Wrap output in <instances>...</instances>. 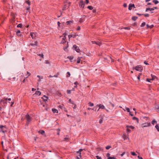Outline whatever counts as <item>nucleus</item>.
Segmentation results:
<instances>
[{
  "label": "nucleus",
  "mask_w": 159,
  "mask_h": 159,
  "mask_svg": "<svg viewBox=\"0 0 159 159\" xmlns=\"http://www.w3.org/2000/svg\"><path fill=\"white\" fill-rule=\"evenodd\" d=\"M25 118L26 119V124L28 125L30 123L32 120V118L28 114H27L25 116Z\"/></svg>",
  "instance_id": "nucleus-1"
},
{
  "label": "nucleus",
  "mask_w": 159,
  "mask_h": 159,
  "mask_svg": "<svg viewBox=\"0 0 159 159\" xmlns=\"http://www.w3.org/2000/svg\"><path fill=\"white\" fill-rule=\"evenodd\" d=\"M67 35V34L66 33H65L63 34V35L64 36H61L60 37V38H61L62 37V40L61 41L60 43L63 44L65 42H66V36Z\"/></svg>",
  "instance_id": "nucleus-2"
},
{
  "label": "nucleus",
  "mask_w": 159,
  "mask_h": 159,
  "mask_svg": "<svg viewBox=\"0 0 159 159\" xmlns=\"http://www.w3.org/2000/svg\"><path fill=\"white\" fill-rule=\"evenodd\" d=\"M133 69H135L136 71H141L143 69L142 66L141 65L133 67Z\"/></svg>",
  "instance_id": "nucleus-3"
},
{
  "label": "nucleus",
  "mask_w": 159,
  "mask_h": 159,
  "mask_svg": "<svg viewBox=\"0 0 159 159\" xmlns=\"http://www.w3.org/2000/svg\"><path fill=\"white\" fill-rule=\"evenodd\" d=\"M7 101L5 100H1L0 101V104L2 106H5L6 105Z\"/></svg>",
  "instance_id": "nucleus-4"
},
{
  "label": "nucleus",
  "mask_w": 159,
  "mask_h": 159,
  "mask_svg": "<svg viewBox=\"0 0 159 159\" xmlns=\"http://www.w3.org/2000/svg\"><path fill=\"white\" fill-rule=\"evenodd\" d=\"M79 7L80 8H84L85 6V3L83 0H81L79 3Z\"/></svg>",
  "instance_id": "nucleus-5"
},
{
  "label": "nucleus",
  "mask_w": 159,
  "mask_h": 159,
  "mask_svg": "<svg viewBox=\"0 0 159 159\" xmlns=\"http://www.w3.org/2000/svg\"><path fill=\"white\" fill-rule=\"evenodd\" d=\"M30 45L31 46L34 48H36L38 46V42L37 41H35L34 43H30Z\"/></svg>",
  "instance_id": "nucleus-6"
},
{
  "label": "nucleus",
  "mask_w": 159,
  "mask_h": 159,
  "mask_svg": "<svg viewBox=\"0 0 159 159\" xmlns=\"http://www.w3.org/2000/svg\"><path fill=\"white\" fill-rule=\"evenodd\" d=\"M150 123H146L142 125V127H146L150 126Z\"/></svg>",
  "instance_id": "nucleus-7"
},
{
  "label": "nucleus",
  "mask_w": 159,
  "mask_h": 159,
  "mask_svg": "<svg viewBox=\"0 0 159 159\" xmlns=\"http://www.w3.org/2000/svg\"><path fill=\"white\" fill-rule=\"evenodd\" d=\"M41 94V92L39 91H36L33 96L34 97H36V96H40Z\"/></svg>",
  "instance_id": "nucleus-8"
},
{
  "label": "nucleus",
  "mask_w": 159,
  "mask_h": 159,
  "mask_svg": "<svg viewBox=\"0 0 159 159\" xmlns=\"http://www.w3.org/2000/svg\"><path fill=\"white\" fill-rule=\"evenodd\" d=\"M73 48H74L75 50L77 52H80V49L79 47L76 46V45H73Z\"/></svg>",
  "instance_id": "nucleus-9"
},
{
  "label": "nucleus",
  "mask_w": 159,
  "mask_h": 159,
  "mask_svg": "<svg viewBox=\"0 0 159 159\" xmlns=\"http://www.w3.org/2000/svg\"><path fill=\"white\" fill-rule=\"evenodd\" d=\"M30 35L33 39H35V37L37 35V33L34 32H31Z\"/></svg>",
  "instance_id": "nucleus-10"
},
{
  "label": "nucleus",
  "mask_w": 159,
  "mask_h": 159,
  "mask_svg": "<svg viewBox=\"0 0 159 159\" xmlns=\"http://www.w3.org/2000/svg\"><path fill=\"white\" fill-rule=\"evenodd\" d=\"M48 98L47 97L46 95H44L43 97L41 98L43 100V101L45 102L46 103L48 101L47 99Z\"/></svg>",
  "instance_id": "nucleus-11"
},
{
  "label": "nucleus",
  "mask_w": 159,
  "mask_h": 159,
  "mask_svg": "<svg viewBox=\"0 0 159 159\" xmlns=\"http://www.w3.org/2000/svg\"><path fill=\"white\" fill-rule=\"evenodd\" d=\"M132 7L135 8L134 4H129L128 7L129 10H131L132 9Z\"/></svg>",
  "instance_id": "nucleus-12"
},
{
  "label": "nucleus",
  "mask_w": 159,
  "mask_h": 159,
  "mask_svg": "<svg viewBox=\"0 0 159 159\" xmlns=\"http://www.w3.org/2000/svg\"><path fill=\"white\" fill-rule=\"evenodd\" d=\"M97 106H98L99 107V109L97 110V111H98L99 110V109H104L105 108V107L104 105H102L101 104H99V105H97Z\"/></svg>",
  "instance_id": "nucleus-13"
},
{
  "label": "nucleus",
  "mask_w": 159,
  "mask_h": 159,
  "mask_svg": "<svg viewBox=\"0 0 159 159\" xmlns=\"http://www.w3.org/2000/svg\"><path fill=\"white\" fill-rule=\"evenodd\" d=\"M73 23V21L72 20H69L67 21L66 22V25H70L71 24H72Z\"/></svg>",
  "instance_id": "nucleus-14"
},
{
  "label": "nucleus",
  "mask_w": 159,
  "mask_h": 159,
  "mask_svg": "<svg viewBox=\"0 0 159 159\" xmlns=\"http://www.w3.org/2000/svg\"><path fill=\"white\" fill-rule=\"evenodd\" d=\"M92 43L93 44L95 43V44H97V45H99V46H100L101 44L99 42H96L95 41H92Z\"/></svg>",
  "instance_id": "nucleus-15"
},
{
  "label": "nucleus",
  "mask_w": 159,
  "mask_h": 159,
  "mask_svg": "<svg viewBox=\"0 0 159 159\" xmlns=\"http://www.w3.org/2000/svg\"><path fill=\"white\" fill-rule=\"evenodd\" d=\"M37 76L39 78V79L38 80V82H40V80L43 79V76H40L39 75H37Z\"/></svg>",
  "instance_id": "nucleus-16"
},
{
  "label": "nucleus",
  "mask_w": 159,
  "mask_h": 159,
  "mask_svg": "<svg viewBox=\"0 0 159 159\" xmlns=\"http://www.w3.org/2000/svg\"><path fill=\"white\" fill-rule=\"evenodd\" d=\"M52 111L53 113H58V111L55 109H52Z\"/></svg>",
  "instance_id": "nucleus-17"
},
{
  "label": "nucleus",
  "mask_w": 159,
  "mask_h": 159,
  "mask_svg": "<svg viewBox=\"0 0 159 159\" xmlns=\"http://www.w3.org/2000/svg\"><path fill=\"white\" fill-rule=\"evenodd\" d=\"M155 109L157 110V111H159V104L156 105L155 107Z\"/></svg>",
  "instance_id": "nucleus-18"
},
{
  "label": "nucleus",
  "mask_w": 159,
  "mask_h": 159,
  "mask_svg": "<svg viewBox=\"0 0 159 159\" xmlns=\"http://www.w3.org/2000/svg\"><path fill=\"white\" fill-rule=\"evenodd\" d=\"M126 128H129V129H133L134 128V127L133 126H129V125H127L126 126Z\"/></svg>",
  "instance_id": "nucleus-19"
},
{
  "label": "nucleus",
  "mask_w": 159,
  "mask_h": 159,
  "mask_svg": "<svg viewBox=\"0 0 159 159\" xmlns=\"http://www.w3.org/2000/svg\"><path fill=\"white\" fill-rule=\"evenodd\" d=\"M146 26L148 28H152L154 27L153 25H149L148 24H147L146 25Z\"/></svg>",
  "instance_id": "nucleus-20"
},
{
  "label": "nucleus",
  "mask_w": 159,
  "mask_h": 159,
  "mask_svg": "<svg viewBox=\"0 0 159 159\" xmlns=\"http://www.w3.org/2000/svg\"><path fill=\"white\" fill-rule=\"evenodd\" d=\"M30 6L29 5L28 7H26V12H27L29 11L30 10Z\"/></svg>",
  "instance_id": "nucleus-21"
},
{
  "label": "nucleus",
  "mask_w": 159,
  "mask_h": 159,
  "mask_svg": "<svg viewBox=\"0 0 159 159\" xmlns=\"http://www.w3.org/2000/svg\"><path fill=\"white\" fill-rule=\"evenodd\" d=\"M157 123V121L155 119L153 120L152 121V124L153 125H154L155 123Z\"/></svg>",
  "instance_id": "nucleus-22"
},
{
  "label": "nucleus",
  "mask_w": 159,
  "mask_h": 159,
  "mask_svg": "<svg viewBox=\"0 0 159 159\" xmlns=\"http://www.w3.org/2000/svg\"><path fill=\"white\" fill-rule=\"evenodd\" d=\"M81 57H78L77 58V63H80V60H81Z\"/></svg>",
  "instance_id": "nucleus-23"
},
{
  "label": "nucleus",
  "mask_w": 159,
  "mask_h": 159,
  "mask_svg": "<svg viewBox=\"0 0 159 159\" xmlns=\"http://www.w3.org/2000/svg\"><path fill=\"white\" fill-rule=\"evenodd\" d=\"M155 127L156 128V129H157V131L159 132V126L157 124L156 125Z\"/></svg>",
  "instance_id": "nucleus-24"
},
{
  "label": "nucleus",
  "mask_w": 159,
  "mask_h": 159,
  "mask_svg": "<svg viewBox=\"0 0 159 159\" xmlns=\"http://www.w3.org/2000/svg\"><path fill=\"white\" fill-rule=\"evenodd\" d=\"M39 132L42 134L43 135L44 134V131L43 130H40Z\"/></svg>",
  "instance_id": "nucleus-25"
},
{
  "label": "nucleus",
  "mask_w": 159,
  "mask_h": 159,
  "mask_svg": "<svg viewBox=\"0 0 159 159\" xmlns=\"http://www.w3.org/2000/svg\"><path fill=\"white\" fill-rule=\"evenodd\" d=\"M137 17L136 16H133L132 17V19L134 21L136 20L137 19Z\"/></svg>",
  "instance_id": "nucleus-26"
},
{
  "label": "nucleus",
  "mask_w": 159,
  "mask_h": 159,
  "mask_svg": "<svg viewBox=\"0 0 159 159\" xmlns=\"http://www.w3.org/2000/svg\"><path fill=\"white\" fill-rule=\"evenodd\" d=\"M87 8L90 10H92L93 9V7L92 6H90L87 7Z\"/></svg>",
  "instance_id": "nucleus-27"
},
{
  "label": "nucleus",
  "mask_w": 159,
  "mask_h": 159,
  "mask_svg": "<svg viewBox=\"0 0 159 159\" xmlns=\"http://www.w3.org/2000/svg\"><path fill=\"white\" fill-rule=\"evenodd\" d=\"M153 2L156 4H158L159 2L157 0H153Z\"/></svg>",
  "instance_id": "nucleus-28"
},
{
  "label": "nucleus",
  "mask_w": 159,
  "mask_h": 159,
  "mask_svg": "<svg viewBox=\"0 0 159 159\" xmlns=\"http://www.w3.org/2000/svg\"><path fill=\"white\" fill-rule=\"evenodd\" d=\"M25 2L28 5L30 6V2L29 1V0H25Z\"/></svg>",
  "instance_id": "nucleus-29"
},
{
  "label": "nucleus",
  "mask_w": 159,
  "mask_h": 159,
  "mask_svg": "<svg viewBox=\"0 0 159 159\" xmlns=\"http://www.w3.org/2000/svg\"><path fill=\"white\" fill-rule=\"evenodd\" d=\"M89 106L90 107H93L94 105L93 103H92L90 102H89Z\"/></svg>",
  "instance_id": "nucleus-30"
},
{
  "label": "nucleus",
  "mask_w": 159,
  "mask_h": 159,
  "mask_svg": "<svg viewBox=\"0 0 159 159\" xmlns=\"http://www.w3.org/2000/svg\"><path fill=\"white\" fill-rule=\"evenodd\" d=\"M11 153H10L7 157V159H10L11 158Z\"/></svg>",
  "instance_id": "nucleus-31"
},
{
  "label": "nucleus",
  "mask_w": 159,
  "mask_h": 159,
  "mask_svg": "<svg viewBox=\"0 0 159 159\" xmlns=\"http://www.w3.org/2000/svg\"><path fill=\"white\" fill-rule=\"evenodd\" d=\"M22 26V25L21 24H19L17 25V27L18 28H21Z\"/></svg>",
  "instance_id": "nucleus-32"
},
{
  "label": "nucleus",
  "mask_w": 159,
  "mask_h": 159,
  "mask_svg": "<svg viewBox=\"0 0 159 159\" xmlns=\"http://www.w3.org/2000/svg\"><path fill=\"white\" fill-rule=\"evenodd\" d=\"M43 100H42L41 101L40 100L39 102H38V103L39 105H42L43 104Z\"/></svg>",
  "instance_id": "nucleus-33"
},
{
  "label": "nucleus",
  "mask_w": 159,
  "mask_h": 159,
  "mask_svg": "<svg viewBox=\"0 0 159 159\" xmlns=\"http://www.w3.org/2000/svg\"><path fill=\"white\" fill-rule=\"evenodd\" d=\"M16 34H17V35H18V36H20V30H17L16 32Z\"/></svg>",
  "instance_id": "nucleus-34"
},
{
  "label": "nucleus",
  "mask_w": 159,
  "mask_h": 159,
  "mask_svg": "<svg viewBox=\"0 0 159 159\" xmlns=\"http://www.w3.org/2000/svg\"><path fill=\"white\" fill-rule=\"evenodd\" d=\"M133 120H136L138 122L139 120H138V118H137V117H134L133 118Z\"/></svg>",
  "instance_id": "nucleus-35"
},
{
  "label": "nucleus",
  "mask_w": 159,
  "mask_h": 159,
  "mask_svg": "<svg viewBox=\"0 0 159 159\" xmlns=\"http://www.w3.org/2000/svg\"><path fill=\"white\" fill-rule=\"evenodd\" d=\"M111 147V146H107L106 147V148L107 150H108Z\"/></svg>",
  "instance_id": "nucleus-36"
},
{
  "label": "nucleus",
  "mask_w": 159,
  "mask_h": 159,
  "mask_svg": "<svg viewBox=\"0 0 159 159\" xmlns=\"http://www.w3.org/2000/svg\"><path fill=\"white\" fill-rule=\"evenodd\" d=\"M71 90H67V93L68 94H70L71 93Z\"/></svg>",
  "instance_id": "nucleus-37"
},
{
  "label": "nucleus",
  "mask_w": 159,
  "mask_h": 159,
  "mask_svg": "<svg viewBox=\"0 0 159 159\" xmlns=\"http://www.w3.org/2000/svg\"><path fill=\"white\" fill-rule=\"evenodd\" d=\"M155 9H157V7H154L152 8H151V11H153Z\"/></svg>",
  "instance_id": "nucleus-38"
},
{
  "label": "nucleus",
  "mask_w": 159,
  "mask_h": 159,
  "mask_svg": "<svg viewBox=\"0 0 159 159\" xmlns=\"http://www.w3.org/2000/svg\"><path fill=\"white\" fill-rule=\"evenodd\" d=\"M126 130H127L128 133H129L131 132V131L130 130V129H129V128H127Z\"/></svg>",
  "instance_id": "nucleus-39"
},
{
  "label": "nucleus",
  "mask_w": 159,
  "mask_h": 159,
  "mask_svg": "<svg viewBox=\"0 0 159 159\" xmlns=\"http://www.w3.org/2000/svg\"><path fill=\"white\" fill-rule=\"evenodd\" d=\"M67 7V6H66V4H65V6H64V7H63V8H62V10H63V11H64V10H65L66 9V8Z\"/></svg>",
  "instance_id": "nucleus-40"
},
{
  "label": "nucleus",
  "mask_w": 159,
  "mask_h": 159,
  "mask_svg": "<svg viewBox=\"0 0 159 159\" xmlns=\"http://www.w3.org/2000/svg\"><path fill=\"white\" fill-rule=\"evenodd\" d=\"M67 75H66L67 77H69L70 76V73L69 72H68L67 73Z\"/></svg>",
  "instance_id": "nucleus-41"
},
{
  "label": "nucleus",
  "mask_w": 159,
  "mask_h": 159,
  "mask_svg": "<svg viewBox=\"0 0 159 159\" xmlns=\"http://www.w3.org/2000/svg\"><path fill=\"white\" fill-rule=\"evenodd\" d=\"M83 150L82 149H80L79 151V156L80 157H81V152Z\"/></svg>",
  "instance_id": "nucleus-42"
},
{
  "label": "nucleus",
  "mask_w": 159,
  "mask_h": 159,
  "mask_svg": "<svg viewBox=\"0 0 159 159\" xmlns=\"http://www.w3.org/2000/svg\"><path fill=\"white\" fill-rule=\"evenodd\" d=\"M110 153H107L106 156L107 157V158H109V157H110Z\"/></svg>",
  "instance_id": "nucleus-43"
},
{
  "label": "nucleus",
  "mask_w": 159,
  "mask_h": 159,
  "mask_svg": "<svg viewBox=\"0 0 159 159\" xmlns=\"http://www.w3.org/2000/svg\"><path fill=\"white\" fill-rule=\"evenodd\" d=\"M153 79H147V81L148 82H150L151 80H152Z\"/></svg>",
  "instance_id": "nucleus-44"
},
{
  "label": "nucleus",
  "mask_w": 159,
  "mask_h": 159,
  "mask_svg": "<svg viewBox=\"0 0 159 159\" xmlns=\"http://www.w3.org/2000/svg\"><path fill=\"white\" fill-rule=\"evenodd\" d=\"M5 99L6 101L8 100V102L10 103V101L11 100V98H5Z\"/></svg>",
  "instance_id": "nucleus-45"
},
{
  "label": "nucleus",
  "mask_w": 159,
  "mask_h": 159,
  "mask_svg": "<svg viewBox=\"0 0 159 159\" xmlns=\"http://www.w3.org/2000/svg\"><path fill=\"white\" fill-rule=\"evenodd\" d=\"M146 24V23L145 22H144L143 23H142L141 25V27H143Z\"/></svg>",
  "instance_id": "nucleus-46"
},
{
  "label": "nucleus",
  "mask_w": 159,
  "mask_h": 159,
  "mask_svg": "<svg viewBox=\"0 0 159 159\" xmlns=\"http://www.w3.org/2000/svg\"><path fill=\"white\" fill-rule=\"evenodd\" d=\"M125 108L126 109V110L129 113L130 112V109L129 108L125 107Z\"/></svg>",
  "instance_id": "nucleus-47"
},
{
  "label": "nucleus",
  "mask_w": 159,
  "mask_h": 159,
  "mask_svg": "<svg viewBox=\"0 0 159 159\" xmlns=\"http://www.w3.org/2000/svg\"><path fill=\"white\" fill-rule=\"evenodd\" d=\"M131 154L133 155V156H136V154L134 152H131Z\"/></svg>",
  "instance_id": "nucleus-48"
},
{
  "label": "nucleus",
  "mask_w": 159,
  "mask_h": 159,
  "mask_svg": "<svg viewBox=\"0 0 159 159\" xmlns=\"http://www.w3.org/2000/svg\"><path fill=\"white\" fill-rule=\"evenodd\" d=\"M59 107L61 109H63V107H63V105H59Z\"/></svg>",
  "instance_id": "nucleus-49"
},
{
  "label": "nucleus",
  "mask_w": 159,
  "mask_h": 159,
  "mask_svg": "<svg viewBox=\"0 0 159 159\" xmlns=\"http://www.w3.org/2000/svg\"><path fill=\"white\" fill-rule=\"evenodd\" d=\"M146 17H148L149 16V15L148 14H143Z\"/></svg>",
  "instance_id": "nucleus-50"
},
{
  "label": "nucleus",
  "mask_w": 159,
  "mask_h": 159,
  "mask_svg": "<svg viewBox=\"0 0 159 159\" xmlns=\"http://www.w3.org/2000/svg\"><path fill=\"white\" fill-rule=\"evenodd\" d=\"M107 159H117L116 157H109V158H107Z\"/></svg>",
  "instance_id": "nucleus-51"
},
{
  "label": "nucleus",
  "mask_w": 159,
  "mask_h": 159,
  "mask_svg": "<svg viewBox=\"0 0 159 159\" xmlns=\"http://www.w3.org/2000/svg\"><path fill=\"white\" fill-rule=\"evenodd\" d=\"M96 157L97 159H102V158L100 157H99L98 156H96Z\"/></svg>",
  "instance_id": "nucleus-52"
},
{
  "label": "nucleus",
  "mask_w": 159,
  "mask_h": 159,
  "mask_svg": "<svg viewBox=\"0 0 159 159\" xmlns=\"http://www.w3.org/2000/svg\"><path fill=\"white\" fill-rule=\"evenodd\" d=\"M97 109V107H94L93 108H92V110H93L94 111H96Z\"/></svg>",
  "instance_id": "nucleus-53"
},
{
  "label": "nucleus",
  "mask_w": 159,
  "mask_h": 159,
  "mask_svg": "<svg viewBox=\"0 0 159 159\" xmlns=\"http://www.w3.org/2000/svg\"><path fill=\"white\" fill-rule=\"evenodd\" d=\"M102 119H101L99 121V123L100 124H102Z\"/></svg>",
  "instance_id": "nucleus-54"
},
{
  "label": "nucleus",
  "mask_w": 159,
  "mask_h": 159,
  "mask_svg": "<svg viewBox=\"0 0 159 159\" xmlns=\"http://www.w3.org/2000/svg\"><path fill=\"white\" fill-rule=\"evenodd\" d=\"M151 11V8H147L146 10V11Z\"/></svg>",
  "instance_id": "nucleus-55"
},
{
  "label": "nucleus",
  "mask_w": 159,
  "mask_h": 159,
  "mask_svg": "<svg viewBox=\"0 0 159 159\" xmlns=\"http://www.w3.org/2000/svg\"><path fill=\"white\" fill-rule=\"evenodd\" d=\"M84 21V20L83 19H80L79 20V22L80 23H81Z\"/></svg>",
  "instance_id": "nucleus-56"
},
{
  "label": "nucleus",
  "mask_w": 159,
  "mask_h": 159,
  "mask_svg": "<svg viewBox=\"0 0 159 159\" xmlns=\"http://www.w3.org/2000/svg\"><path fill=\"white\" fill-rule=\"evenodd\" d=\"M80 27L79 26L77 27L76 30H80Z\"/></svg>",
  "instance_id": "nucleus-57"
},
{
  "label": "nucleus",
  "mask_w": 159,
  "mask_h": 159,
  "mask_svg": "<svg viewBox=\"0 0 159 159\" xmlns=\"http://www.w3.org/2000/svg\"><path fill=\"white\" fill-rule=\"evenodd\" d=\"M69 138H65L64 139V141H67L68 139Z\"/></svg>",
  "instance_id": "nucleus-58"
},
{
  "label": "nucleus",
  "mask_w": 159,
  "mask_h": 159,
  "mask_svg": "<svg viewBox=\"0 0 159 159\" xmlns=\"http://www.w3.org/2000/svg\"><path fill=\"white\" fill-rule=\"evenodd\" d=\"M123 6L125 7H127V4L126 3H124V4H123Z\"/></svg>",
  "instance_id": "nucleus-59"
},
{
  "label": "nucleus",
  "mask_w": 159,
  "mask_h": 159,
  "mask_svg": "<svg viewBox=\"0 0 159 159\" xmlns=\"http://www.w3.org/2000/svg\"><path fill=\"white\" fill-rule=\"evenodd\" d=\"M69 102H70L71 103L73 104V102L70 99H69Z\"/></svg>",
  "instance_id": "nucleus-60"
},
{
  "label": "nucleus",
  "mask_w": 159,
  "mask_h": 159,
  "mask_svg": "<svg viewBox=\"0 0 159 159\" xmlns=\"http://www.w3.org/2000/svg\"><path fill=\"white\" fill-rule=\"evenodd\" d=\"M57 23V25H58V26L59 27H60V25L61 23L59 21H58Z\"/></svg>",
  "instance_id": "nucleus-61"
},
{
  "label": "nucleus",
  "mask_w": 159,
  "mask_h": 159,
  "mask_svg": "<svg viewBox=\"0 0 159 159\" xmlns=\"http://www.w3.org/2000/svg\"><path fill=\"white\" fill-rule=\"evenodd\" d=\"M124 29H126V30H129L130 29L129 27H125L124 28Z\"/></svg>",
  "instance_id": "nucleus-62"
},
{
  "label": "nucleus",
  "mask_w": 159,
  "mask_h": 159,
  "mask_svg": "<svg viewBox=\"0 0 159 159\" xmlns=\"http://www.w3.org/2000/svg\"><path fill=\"white\" fill-rule=\"evenodd\" d=\"M74 84L76 86L78 84V82H77V81H76L74 83Z\"/></svg>",
  "instance_id": "nucleus-63"
},
{
  "label": "nucleus",
  "mask_w": 159,
  "mask_h": 159,
  "mask_svg": "<svg viewBox=\"0 0 159 159\" xmlns=\"http://www.w3.org/2000/svg\"><path fill=\"white\" fill-rule=\"evenodd\" d=\"M138 158L139 159H143V158L142 157H140L139 156H138Z\"/></svg>",
  "instance_id": "nucleus-64"
}]
</instances>
